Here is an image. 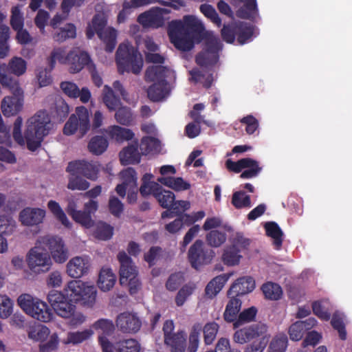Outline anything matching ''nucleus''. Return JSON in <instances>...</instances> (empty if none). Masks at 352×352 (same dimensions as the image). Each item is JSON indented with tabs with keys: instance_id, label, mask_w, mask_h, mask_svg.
<instances>
[{
	"instance_id": "nucleus-1",
	"label": "nucleus",
	"mask_w": 352,
	"mask_h": 352,
	"mask_svg": "<svg viewBox=\"0 0 352 352\" xmlns=\"http://www.w3.org/2000/svg\"><path fill=\"white\" fill-rule=\"evenodd\" d=\"M168 35L174 47L182 52H189L195 44L203 43L202 50L195 56L200 67L214 66L219 60L223 44L218 36L208 31L204 23H168Z\"/></svg>"
},
{
	"instance_id": "nucleus-2",
	"label": "nucleus",
	"mask_w": 352,
	"mask_h": 352,
	"mask_svg": "<svg viewBox=\"0 0 352 352\" xmlns=\"http://www.w3.org/2000/svg\"><path fill=\"white\" fill-rule=\"evenodd\" d=\"M49 122L47 114L45 111H38L28 120L23 137L21 133L23 119L19 116L14 122L13 138L20 146H24L26 142L28 150L35 151L41 146L43 138L48 133L47 125Z\"/></svg>"
},
{
	"instance_id": "nucleus-3",
	"label": "nucleus",
	"mask_w": 352,
	"mask_h": 352,
	"mask_svg": "<svg viewBox=\"0 0 352 352\" xmlns=\"http://www.w3.org/2000/svg\"><path fill=\"white\" fill-rule=\"evenodd\" d=\"M116 60L120 74L132 72L138 74L142 69V57L129 42L120 44L116 52Z\"/></svg>"
},
{
	"instance_id": "nucleus-4",
	"label": "nucleus",
	"mask_w": 352,
	"mask_h": 352,
	"mask_svg": "<svg viewBox=\"0 0 352 352\" xmlns=\"http://www.w3.org/2000/svg\"><path fill=\"white\" fill-rule=\"evenodd\" d=\"M220 32L223 41L228 44L243 45L256 37L252 23H223Z\"/></svg>"
},
{
	"instance_id": "nucleus-5",
	"label": "nucleus",
	"mask_w": 352,
	"mask_h": 352,
	"mask_svg": "<svg viewBox=\"0 0 352 352\" xmlns=\"http://www.w3.org/2000/svg\"><path fill=\"white\" fill-rule=\"evenodd\" d=\"M19 306L29 316L43 322L53 318L52 309L46 302L30 294H23L17 299Z\"/></svg>"
},
{
	"instance_id": "nucleus-6",
	"label": "nucleus",
	"mask_w": 352,
	"mask_h": 352,
	"mask_svg": "<svg viewBox=\"0 0 352 352\" xmlns=\"http://www.w3.org/2000/svg\"><path fill=\"white\" fill-rule=\"evenodd\" d=\"M27 69V63L21 57H13L8 65L0 63V83L3 87L12 88L15 91L19 90V83L16 78H13L12 74L16 76L23 75Z\"/></svg>"
},
{
	"instance_id": "nucleus-7",
	"label": "nucleus",
	"mask_w": 352,
	"mask_h": 352,
	"mask_svg": "<svg viewBox=\"0 0 352 352\" xmlns=\"http://www.w3.org/2000/svg\"><path fill=\"white\" fill-rule=\"evenodd\" d=\"M120 264V283L122 285H127L131 295L137 294L140 282L138 278V270L130 256L124 251L120 252L117 256Z\"/></svg>"
},
{
	"instance_id": "nucleus-8",
	"label": "nucleus",
	"mask_w": 352,
	"mask_h": 352,
	"mask_svg": "<svg viewBox=\"0 0 352 352\" xmlns=\"http://www.w3.org/2000/svg\"><path fill=\"white\" fill-rule=\"evenodd\" d=\"M65 291L69 301L82 302V304L88 306H91L95 302L96 298L95 287L87 285L80 280L69 281Z\"/></svg>"
},
{
	"instance_id": "nucleus-9",
	"label": "nucleus",
	"mask_w": 352,
	"mask_h": 352,
	"mask_svg": "<svg viewBox=\"0 0 352 352\" xmlns=\"http://www.w3.org/2000/svg\"><path fill=\"white\" fill-rule=\"evenodd\" d=\"M41 245L38 241L36 245L28 252L26 258L30 270L37 274L48 272L52 265L49 252Z\"/></svg>"
},
{
	"instance_id": "nucleus-10",
	"label": "nucleus",
	"mask_w": 352,
	"mask_h": 352,
	"mask_svg": "<svg viewBox=\"0 0 352 352\" xmlns=\"http://www.w3.org/2000/svg\"><path fill=\"white\" fill-rule=\"evenodd\" d=\"M90 129L89 116L87 109L83 106L76 109V114H72L65 123L63 133L66 135L74 134L78 130L80 137L84 136Z\"/></svg>"
},
{
	"instance_id": "nucleus-11",
	"label": "nucleus",
	"mask_w": 352,
	"mask_h": 352,
	"mask_svg": "<svg viewBox=\"0 0 352 352\" xmlns=\"http://www.w3.org/2000/svg\"><path fill=\"white\" fill-rule=\"evenodd\" d=\"M107 23H88L86 36L91 39L95 34L105 44V51L112 52L117 44V30L111 27H107Z\"/></svg>"
},
{
	"instance_id": "nucleus-12",
	"label": "nucleus",
	"mask_w": 352,
	"mask_h": 352,
	"mask_svg": "<svg viewBox=\"0 0 352 352\" xmlns=\"http://www.w3.org/2000/svg\"><path fill=\"white\" fill-rule=\"evenodd\" d=\"M38 243L49 250L56 263H63L68 259L69 251L61 237L45 236L38 240Z\"/></svg>"
},
{
	"instance_id": "nucleus-13",
	"label": "nucleus",
	"mask_w": 352,
	"mask_h": 352,
	"mask_svg": "<svg viewBox=\"0 0 352 352\" xmlns=\"http://www.w3.org/2000/svg\"><path fill=\"white\" fill-rule=\"evenodd\" d=\"M214 256V252L211 249L205 247L204 242L197 239L190 246L188 258L191 266L197 270L202 265L210 263Z\"/></svg>"
},
{
	"instance_id": "nucleus-14",
	"label": "nucleus",
	"mask_w": 352,
	"mask_h": 352,
	"mask_svg": "<svg viewBox=\"0 0 352 352\" xmlns=\"http://www.w3.org/2000/svg\"><path fill=\"white\" fill-rule=\"evenodd\" d=\"M102 352H140V344L135 339H123L111 343L105 336H98Z\"/></svg>"
},
{
	"instance_id": "nucleus-15",
	"label": "nucleus",
	"mask_w": 352,
	"mask_h": 352,
	"mask_svg": "<svg viewBox=\"0 0 352 352\" xmlns=\"http://www.w3.org/2000/svg\"><path fill=\"white\" fill-rule=\"evenodd\" d=\"M100 169V164L96 161L76 160L70 162L66 171L70 175H80L89 179L96 180Z\"/></svg>"
},
{
	"instance_id": "nucleus-16",
	"label": "nucleus",
	"mask_w": 352,
	"mask_h": 352,
	"mask_svg": "<svg viewBox=\"0 0 352 352\" xmlns=\"http://www.w3.org/2000/svg\"><path fill=\"white\" fill-rule=\"evenodd\" d=\"M65 63L69 65V72L76 74L80 72L85 67L88 69L89 65L94 63L88 53L76 48L67 54Z\"/></svg>"
},
{
	"instance_id": "nucleus-17",
	"label": "nucleus",
	"mask_w": 352,
	"mask_h": 352,
	"mask_svg": "<svg viewBox=\"0 0 352 352\" xmlns=\"http://www.w3.org/2000/svg\"><path fill=\"white\" fill-rule=\"evenodd\" d=\"M266 331L267 327L265 324H254L236 330L232 340L235 343L244 344L262 336Z\"/></svg>"
},
{
	"instance_id": "nucleus-18",
	"label": "nucleus",
	"mask_w": 352,
	"mask_h": 352,
	"mask_svg": "<svg viewBox=\"0 0 352 352\" xmlns=\"http://www.w3.org/2000/svg\"><path fill=\"white\" fill-rule=\"evenodd\" d=\"M12 93V96L5 97L1 102V111L6 117L17 114L22 109L23 104V91L19 87V91L8 88Z\"/></svg>"
},
{
	"instance_id": "nucleus-19",
	"label": "nucleus",
	"mask_w": 352,
	"mask_h": 352,
	"mask_svg": "<svg viewBox=\"0 0 352 352\" xmlns=\"http://www.w3.org/2000/svg\"><path fill=\"white\" fill-rule=\"evenodd\" d=\"M116 325L118 329L123 333H134L140 330L142 322L135 314L124 312L118 316Z\"/></svg>"
},
{
	"instance_id": "nucleus-20",
	"label": "nucleus",
	"mask_w": 352,
	"mask_h": 352,
	"mask_svg": "<svg viewBox=\"0 0 352 352\" xmlns=\"http://www.w3.org/2000/svg\"><path fill=\"white\" fill-rule=\"evenodd\" d=\"M255 287V281L251 276L240 277L232 283L227 292L228 297L234 295L235 296H241L247 294Z\"/></svg>"
},
{
	"instance_id": "nucleus-21",
	"label": "nucleus",
	"mask_w": 352,
	"mask_h": 352,
	"mask_svg": "<svg viewBox=\"0 0 352 352\" xmlns=\"http://www.w3.org/2000/svg\"><path fill=\"white\" fill-rule=\"evenodd\" d=\"M90 264L87 257L76 256L72 258L67 265V272L72 278H78L86 274Z\"/></svg>"
},
{
	"instance_id": "nucleus-22",
	"label": "nucleus",
	"mask_w": 352,
	"mask_h": 352,
	"mask_svg": "<svg viewBox=\"0 0 352 352\" xmlns=\"http://www.w3.org/2000/svg\"><path fill=\"white\" fill-rule=\"evenodd\" d=\"M45 211L41 208H25L19 214V219L23 225L36 226L43 222Z\"/></svg>"
},
{
	"instance_id": "nucleus-23",
	"label": "nucleus",
	"mask_w": 352,
	"mask_h": 352,
	"mask_svg": "<svg viewBox=\"0 0 352 352\" xmlns=\"http://www.w3.org/2000/svg\"><path fill=\"white\" fill-rule=\"evenodd\" d=\"M120 163L122 165L138 164L141 161V154L138 151V141L122 148L119 153Z\"/></svg>"
},
{
	"instance_id": "nucleus-24",
	"label": "nucleus",
	"mask_w": 352,
	"mask_h": 352,
	"mask_svg": "<svg viewBox=\"0 0 352 352\" xmlns=\"http://www.w3.org/2000/svg\"><path fill=\"white\" fill-rule=\"evenodd\" d=\"M239 1L243 3V5L237 10L236 12L237 17L242 19L250 20L252 22H255L260 19L256 0Z\"/></svg>"
},
{
	"instance_id": "nucleus-25",
	"label": "nucleus",
	"mask_w": 352,
	"mask_h": 352,
	"mask_svg": "<svg viewBox=\"0 0 352 352\" xmlns=\"http://www.w3.org/2000/svg\"><path fill=\"white\" fill-rule=\"evenodd\" d=\"M228 298L229 300L226 306L223 316L226 322H232L234 324L240 314L242 301L239 297L234 295Z\"/></svg>"
},
{
	"instance_id": "nucleus-26",
	"label": "nucleus",
	"mask_w": 352,
	"mask_h": 352,
	"mask_svg": "<svg viewBox=\"0 0 352 352\" xmlns=\"http://www.w3.org/2000/svg\"><path fill=\"white\" fill-rule=\"evenodd\" d=\"M153 188L155 192V198L163 208L170 209L174 203L175 194L168 190H165L160 184H154Z\"/></svg>"
},
{
	"instance_id": "nucleus-27",
	"label": "nucleus",
	"mask_w": 352,
	"mask_h": 352,
	"mask_svg": "<svg viewBox=\"0 0 352 352\" xmlns=\"http://www.w3.org/2000/svg\"><path fill=\"white\" fill-rule=\"evenodd\" d=\"M69 107L61 97H56L50 108V115L57 122H63L68 116Z\"/></svg>"
},
{
	"instance_id": "nucleus-28",
	"label": "nucleus",
	"mask_w": 352,
	"mask_h": 352,
	"mask_svg": "<svg viewBox=\"0 0 352 352\" xmlns=\"http://www.w3.org/2000/svg\"><path fill=\"white\" fill-rule=\"evenodd\" d=\"M164 344L170 348L171 352H185L186 348V335L182 331H177L175 334L164 339Z\"/></svg>"
},
{
	"instance_id": "nucleus-29",
	"label": "nucleus",
	"mask_w": 352,
	"mask_h": 352,
	"mask_svg": "<svg viewBox=\"0 0 352 352\" xmlns=\"http://www.w3.org/2000/svg\"><path fill=\"white\" fill-rule=\"evenodd\" d=\"M230 276L231 274H223L217 276L212 279L206 287V295L210 298L216 296L217 294L222 289Z\"/></svg>"
},
{
	"instance_id": "nucleus-30",
	"label": "nucleus",
	"mask_w": 352,
	"mask_h": 352,
	"mask_svg": "<svg viewBox=\"0 0 352 352\" xmlns=\"http://www.w3.org/2000/svg\"><path fill=\"white\" fill-rule=\"evenodd\" d=\"M167 68L162 65L148 67L145 72V80L147 82H166Z\"/></svg>"
},
{
	"instance_id": "nucleus-31",
	"label": "nucleus",
	"mask_w": 352,
	"mask_h": 352,
	"mask_svg": "<svg viewBox=\"0 0 352 352\" xmlns=\"http://www.w3.org/2000/svg\"><path fill=\"white\" fill-rule=\"evenodd\" d=\"M102 99L109 111H116L122 104L120 97L117 96L113 89L107 85L103 87Z\"/></svg>"
},
{
	"instance_id": "nucleus-32",
	"label": "nucleus",
	"mask_w": 352,
	"mask_h": 352,
	"mask_svg": "<svg viewBox=\"0 0 352 352\" xmlns=\"http://www.w3.org/2000/svg\"><path fill=\"white\" fill-rule=\"evenodd\" d=\"M116 276L110 268H102L98 281V287L104 291H109L114 286Z\"/></svg>"
},
{
	"instance_id": "nucleus-33",
	"label": "nucleus",
	"mask_w": 352,
	"mask_h": 352,
	"mask_svg": "<svg viewBox=\"0 0 352 352\" xmlns=\"http://www.w3.org/2000/svg\"><path fill=\"white\" fill-rule=\"evenodd\" d=\"M148 97L153 102L163 100L168 94V82H154L147 91Z\"/></svg>"
},
{
	"instance_id": "nucleus-34",
	"label": "nucleus",
	"mask_w": 352,
	"mask_h": 352,
	"mask_svg": "<svg viewBox=\"0 0 352 352\" xmlns=\"http://www.w3.org/2000/svg\"><path fill=\"white\" fill-rule=\"evenodd\" d=\"M108 133L112 139L116 140L118 142L132 140L135 136L132 130L118 125L109 127Z\"/></svg>"
},
{
	"instance_id": "nucleus-35",
	"label": "nucleus",
	"mask_w": 352,
	"mask_h": 352,
	"mask_svg": "<svg viewBox=\"0 0 352 352\" xmlns=\"http://www.w3.org/2000/svg\"><path fill=\"white\" fill-rule=\"evenodd\" d=\"M157 182L176 191L186 190L190 188V184L182 177H160Z\"/></svg>"
},
{
	"instance_id": "nucleus-36",
	"label": "nucleus",
	"mask_w": 352,
	"mask_h": 352,
	"mask_svg": "<svg viewBox=\"0 0 352 352\" xmlns=\"http://www.w3.org/2000/svg\"><path fill=\"white\" fill-rule=\"evenodd\" d=\"M266 234L274 239L276 249L279 250L283 244V232L280 228L274 221L267 222L265 225Z\"/></svg>"
},
{
	"instance_id": "nucleus-37",
	"label": "nucleus",
	"mask_w": 352,
	"mask_h": 352,
	"mask_svg": "<svg viewBox=\"0 0 352 352\" xmlns=\"http://www.w3.org/2000/svg\"><path fill=\"white\" fill-rule=\"evenodd\" d=\"M242 256L240 250L235 248L234 246H227L222 254V261L223 263L228 266H234L239 263Z\"/></svg>"
},
{
	"instance_id": "nucleus-38",
	"label": "nucleus",
	"mask_w": 352,
	"mask_h": 352,
	"mask_svg": "<svg viewBox=\"0 0 352 352\" xmlns=\"http://www.w3.org/2000/svg\"><path fill=\"white\" fill-rule=\"evenodd\" d=\"M109 142L107 138L102 135L91 138L88 144L89 151L96 155L102 154L107 148Z\"/></svg>"
},
{
	"instance_id": "nucleus-39",
	"label": "nucleus",
	"mask_w": 352,
	"mask_h": 352,
	"mask_svg": "<svg viewBox=\"0 0 352 352\" xmlns=\"http://www.w3.org/2000/svg\"><path fill=\"white\" fill-rule=\"evenodd\" d=\"M164 9L155 7L141 13L136 22H163Z\"/></svg>"
},
{
	"instance_id": "nucleus-40",
	"label": "nucleus",
	"mask_w": 352,
	"mask_h": 352,
	"mask_svg": "<svg viewBox=\"0 0 352 352\" xmlns=\"http://www.w3.org/2000/svg\"><path fill=\"white\" fill-rule=\"evenodd\" d=\"M115 119L118 123L123 126H130L133 122V115L131 108L120 106L116 110Z\"/></svg>"
},
{
	"instance_id": "nucleus-41",
	"label": "nucleus",
	"mask_w": 352,
	"mask_h": 352,
	"mask_svg": "<svg viewBox=\"0 0 352 352\" xmlns=\"http://www.w3.org/2000/svg\"><path fill=\"white\" fill-rule=\"evenodd\" d=\"M47 208L52 213L54 217L59 221L64 226L67 228L71 227V223L67 219L65 212L60 207V204L54 201L50 200L47 203Z\"/></svg>"
},
{
	"instance_id": "nucleus-42",
	"label": "nucleus",
	"mask_w": 352,
	"mask_h": 352,
	"mask_svg": "<svg viewBox=\"0 0 352 352\" xmlns=\"http://www.w3.org/2000/svg\"><path fill=\"white\" fill-rule=\"evenodd\" d=\"M257 314V309L255 307H251L243 309L240 312L237 319L233 324V328L238 329L241 325L254 320Z\"/></svg>"
},
{
	"instance_id": "nucleus-43",
	"label": "nucleus",
	"mask_w": 352,
	"mask_h": 352,
	"mask_svg": "<svg viewBox=\"0 0 352 352\" xmlns=\"http://www.w3.org/2000/svg\"><path fill=\"white\" fill-rule=\"evenodd\" d=\"M9 38V27L5 25H0V58H4L9 54L10 50L8 44Z\"/></svg>"
},
{
	"instance_id": "nucleus-44",
	"label": "nucleus",
	"mask_w": 352,
	"mask_h": 352,
	"mask_svg": "<svg viewBox=\"0 0 352 352\" xmlns=\"http://www.w3.org/2000/svg\"><path fill=\"white\" fill-rule=\"evenodd\" d=\"M72 302L69 301V298H66L58 305H55L53 309L58 316L69 318L74 315L76 309V306Z\"/></svg>"
},
{
	"instance_id": "nucleus-45",
	"label": "nucleus",
	"mask_w": 352,
	"mask_h": 352,
	"mask_svg": "<svg viewBox=\"0 0 352 352\" xmlns=\"http://www.w3.org/2000/svg\"><path fill=\"white\" fill-rule=\"evenodd\" d=\"M76 34V27L74 23H66L65 28H58L53 35L56 41L63 42L67 38H74Z\"/></svg>"
},
{
	"instance_id": "nucleus-46",
	"label": "nucleus",
	"mask_w": 352,
	"mask_h": 352,
	"mask_svg": "<svg viewBox=\"0 0 352 352\" xmlns=\"http://www.w3.org/2000/svg\"><path fill=\"white\" fill-rule=\"evenodd\" d=\"M261 289L265 298L270 300H278L283 295L282 288L276 283L270 282L265 283Z\"/></svg>"
},
{
	"instance_id": "nucleus-47",
	"label": "nucleus",
	"mask_w": 352,
	"mask_h": 352,
	"mask_svg": "<svg viewBox=\"0 0 352 352\" xmlns=\"http://www.w3.org/2000/svg\"><path fill=\"white\" fill-rule=\"evenodd\" d=\"M219 329V325L215 322H210L206 323L204 328V340L206 345L212 344L217 337Z\"/></svg>"
},
{
	"instance_id": "nucleus-48",
	"label": "nucleus",
	"mask_w": 352,
	"mask_h": 352,
	"mask_svg": "<svg viewBox=\"0 0 352 352\" xmlns=\"http://www.w3.org/2000/svg\"><path fill=\"white\" fill-rule=\"evenodd\" d=\"M250 161L248 166H245V170L241 172L240 177L241 179H251L257 177L262 170V167L259 166L258 162L248 157Z\"/></svg>"
},
{
	"instance_id": "nucleus-49",
	"label": "nucleus",
	"mask_w": 352,
	"mask_h": 352,
	"mask_svg": "<svg viewBox=\"0 0 352 352\" xmlns=\"http://www.w3.org/2000/svg\"><path fill=\"white\" fill-rule=\"evenodd\" d=\"M206 239L209 245L218 248L226 242V234L224 232L213 230L206 234Z\"/></svg>"
},
{
	"instance_id": "nucleus-50",
	"label": "nucleus",
	"mask_w": 352,
	"mask_h": 352,
	"mask_svg": "<svg viewBox=\"0 0 352 352\" xmlns=\"http://www.w3.org/2000/svg\"><path fill=\"white\" fill-rule=\"evenodd\" d=\"M232 204L237 209L250 208V195H245V192L242 190L235 192L232 195Z\"/></svg>"
},
{
	"instance_id": "nucleus-51",
	"label": "nucleus",
	"mask_w": 352,
	"mask_h": 352,
	"mask_svg": "<svg viewBox=\"0 0 352 352\" xmlns=\"http://www.w3.org/2000/svg\"><path fill=\"white\" fill-rule=\"evenodd\" d=\"M288 339L286 335L279 334L275 336L269 346V352H285L287 346Z\"/></svg>"
},
{
	"instance_id": "nucleus-52",
	"label": "nucleus",
	"mask_w": 352,
	"mask_h": 352,
	"mask_svg": "<svg viewBox=\"0 0 352 352\" xmlns=\"http://www.w3.org/2000/svg\"><path fill=\"white\" fill-rule=\"evenodd\" d=\"M230 242L231 245L234 246L235 248H237L238 250H240V252L241 253L248 250L251 240L245 237L242 232H236L230 239Z\"/></svg>"
},
{
	"instance_id": "nucleus-53",
	"label": "nucleus",
	"mask_w": 352,
	"mask_h": 352,
	"mask_svg": "<svg viewBox=\"0 0 352 352\" xmlns=\"http://www.w3.org/2000/svg\"><path fill=\"white\" fill-rule=\"evenodd\" d=\"M191 79L195 82H203L206 88H209L212 82V74H210L205 78L204 72L199 68H193L190 71Z\"/></svg>"
},
{
	"instance_id": "nucleus-54",
	"label": "nucleus",
	"mask_w": 352,
	"mask_h": 352,
	"mask_svg": "<svg viewBox=\"0 0 352 352\" xmlns=\"http://www.w3.org/2000/svg\"><path fill=\"white\" fill-rule=\"evenodd\" d=\"M80 175H70L67 188L72 190H85L89 187V183L79 177Z\"/></svg>"
},
{
	"instance_id": "nucleus-55",
	"label": "nucleus",
	"mask_w": 352,
	"mask_h": 352,
	"mask_svg": "<svg viewBox=\"0 0 352 352\" xmlns=\"http://www.w3.org/2000/svg\"><path fill=\"white\" fill-rule=\"evenodd\" d=\"M13 312V301L6 295L0 294V318L6 319Z\"/></svg>"
},
{
	"instance_id": "nucleus-56",
	"label": "nucleus",
	"mask_w": 352,
	"mask_h": 352,
	"mask_svg": "<svg viewBox=\"0 0 352 352\" xmlns=\"http://www.w3.org/2000/svg\"><path fill=\"white\" fill-rule=\"evenodd\" d=\"M121 178L122 183L129 186L131 188H136L137 187V173L132 167H129L123 170L121 173Z\"/></svg>"
},
{
	"instance_id": "nucleus-57",
	"label": "nucleus",
	"mask_w": 352,
	"mask_h": 352,
	"mask_svg": "<svg viewBox=\"0 0 352 352\" xmlns=\"http://www.w3.org/2000/svg\"><path fill=\"white\" fill-rule=\"evenodd\" d=\"M94 332L91 329H85L82 331L70 332L67 336V342L77 344L89 339Z\"/></svg>"
},
{
	"instance_id": "nucleus-58",
	"label": "nucleus",
	"mask_w": 352,
	"mask_h": 352,
	"mask_svg": "<svg viewBox=\"0 0 352 352\" xmlns=\"http://www.w3.org/2000/svg\"><path fill=\"white\" fill-rule=\"evenodd\" d=\"M113 228L107 223H100L94 232L95 236L100 240L107 241L111 238Z\"/></svg>"
},
{
	"instance_id": "nucleus-59",
	"label": "nucleus",
	"mask_w": 352,
	"mask_h": 352,
	"mask_svg": "<svg viewBox=\"0 0 352 352\" xmlns=\"http://www.w3.org/2000/svg\"><path fill=\"white\" fill-rule=\"evenodd\" d=\"M159 145L160 142L157 138L146 136L141 140L140 147L142 153L146 155L155 151Z\"/></svg>"
},
{
	"instance_id": "nucleus-60",
	"label": "nucleus",
	"mask_w": 352,
	"mask_h": 352,
	"mask_svg": "<svg viewBox=\"0 0 352 352\" xmlns=\"http://www.w3.org/2000/svg\"><path fill=\"white\" fill-rule=\"evenodd\" d=\"M305 332V324L301 320L296 321L289 329V337L292 340L298 341L301 340Z\"/></svg>"
},
{
	"instance_id": "nucleus-61",
	"label": "nucleus",
	"mask_w": 352,
	"mask_h": 352,
	"mask_svg": "<svg viewBox=\"0 0 352 352\" xmlns=\"http://www.w3.org/2000/svg\"><path fill=\"white\" fill-rule=\"evenodd\" d=\"M108 207L110 213L118 218L120 217L124 211V204L116 196L109 197Z\"/></svg>"
},
{
	"instance_id": "nucleus-62",
	"label": "nucleus",
	"mask_w": 352,
	"mask_h": 352,
	"mask_svg": "<svg viewBox=\"0 0 352 352\" xmlns=\"http://www.w3.org/2000/svg\"><path fill=\"white\" fill-rule=\"evenodd\" d=\"M72 219L74 221L87 228H91L94 225V221L92 219V217L84 209L83 210H78Z\"/></svg>"
},
{
	"instance_id": "nucleus-63",
	"label": "nucleus",
	"mask_w": 352,
	"mask_h": 352,
	"mask_svg": "<svg viewBox=\"0 0 352 352\" xmlns=\"http://www.w3.org/2000/svg\"><path fill=\"white\" fill-rule=\"evenodd\" d=\"M201 326L199 324H195L192 327V331L189 336V345L188 347V352H196L199 343V330Z\"/></svg>"
},
{
	"instance_id": "nucleus-64",
	"label": "nucleus",
	"mask_w": 352,
	"mask_h": 352,
	"mask_svg": "<svg viewBox=\"0 0 352 352\" xmlns=\"http://www.w3.org/2000/svg\"><path fill=\"white\" fill-rule=\"evenodd\" d=\"M49 333L50 329L47 327L40 325L32 328L28 333V336L35 341H41L45 340Z\"/></svg>"
}]
</instances>
